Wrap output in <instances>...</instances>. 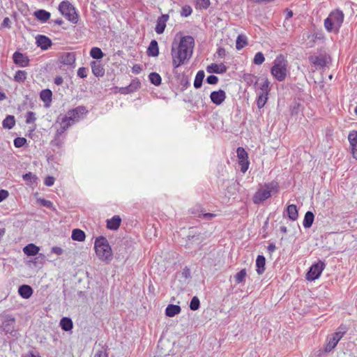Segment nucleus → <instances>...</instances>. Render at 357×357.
Listing matches in <instances>:
<instances>
[{
  "label": "nucleus",
  "instance_id": "1",
  "mask_svg": "<svg viewBox=\"0 0 357 357\" xmlns=\"http://www.w3.org/2000/svg\"><path fill=\"white\" fill-rule=\"evenodd\" d=\"M194 45V38L190 36L181 37L178 44H172L171 55L173 67L178 68L190 60L193 53Z\"/></svg>",
  "mask_w": 357,
  "mask_h": 357
},
{
  "label": "nucleus",
  "instance_id": "2",
  "mask_svg": "<svg viewBox=\"0 0 357 357\" xmlns=\"http://www.w3.org/2000/svg\"><path fill=\"white\" fill-rule=\"evenodd\" d=\"M94 249L98 258L100 261L109 263L112 260V250L107 239L105 236H100L96 238Z\"/></svg>",
  "mask_w": 357,
  "mask_h": 357
},
{
  "label": "nucleus",
  "instance_id": "3",
  "mask_svg": "<svg viewBox=\"0 0 357 357\" xmlns=\"http://www.w3.org/2000/svg\"><path fill=\"white\" fill-rule=\"evenodd\" d=\"M288 61L282 55L278 56L273 63L271 68V73L273 77L278 82H282L287 75Z\"/></svg>",
  "mask_w": 357,
  "mask_h": 357
},
{
  "label": "nucleus",
  "instance_id": "4",
  "mask_svg": "<svg viewBox=\"0 0 357 357\" xmlns=\"http://www.w3.org/2000/svg\"><path fill=\"white\" fill-rule=\"evenodd\" d=\"M344 21V13L342 11L336 10L330 13L328 17L324 20V26L326 29L332 32L338 31Z\"/></svg>",
  "mask_w": 357,
  "mask_h": 357
},
{
  "label": "nucleus",
  "instance_id": "5",
  "mask_svg": "<svg viewBox=\"0 0 357 357\" xmlns=\"http://www.w3.org/2000/svg\"><path fill=\"white\" fill-rule=\"evenodd\" d=\"M60 13L69 22L77 24L79 20V15L76 12L75 6L68 1H62L58 7Z\"/></svg>",
  "mask_w": 357,
  "mask_h": 357
},
{
  "label": "nucleus",
  "instance_id": "6",
  "mask_svg": "<svg viewBox=\"0 0 357 357\" xmlns=\"http://www.w3.org/2000/svg\"><path fill=\"white\" fill-rule=\"evenodd\" d=\"M349 327L345 324H341L337 328L335 333L333 334L332 337H328V343L325 347V351H331L337 344L338 342L342 338V337L348 331Z\"/></svg>",
  "mask_w": 357,
  "mask_h": 357
},
{
  "label": "nucleus",
  "instance_id": "7",
  "mask_svg": "<svg viewBox=\"0 0 357 357\" xmlns=\"http://www.w3.org/2000/svg\"><path fill=\"white\" fill-rule=\"evenodd\" d=\"M325 266L326 264L321 261L313 264L306 273V280L308 281H314L318 279L325 268Z\"/></svg>",
  "mask_w": 357,
  "mask_h": 357
},
{
  "label": "nucleus",
  "instance_id": "8",
  "mask_svg": "<svg viewBox=\"0 0 357 357\" xmlns=\"http://www.w3.org/2000/svg\"><path fill=\"white\" fill-rule=\"evenodd\" d=\"M237 157L238 158V164L241 166V171L245 173L249 167L248 155L243 147H238L236 150Z\"/></svg>",
  "mask_w": 357,
  "mask_h": 357
},
{
  "label": "nucleus",
  "instance_id": "9",
  "mask_svg": "<svg viewBox=\"0 0 357 357\" xmlns=\"http://www.w3.org/2000/svg\"><path fill=\"white\" fill-rule=\"evenodd\" d=\"M87 110L84 106H78L73 109L69 110L67 112L68 118L74 123L78 121L82 116L87 113Z\"/></svg>",
  "mask_w": 357,
  "mask_h": 357
},
{
  "label": "nucleus",
  "instance_id": "10",
  "mask_svg": "<svg viewBox=\"0 0 357 357\" xmlns=\"http://www.w3.org/2000/svg\"><path fill=\"white\" fill-rule=\"evenodd\" d=\"M13 62L21 68L27 67L29 66L30 60L29 57L20 52H15L13 54Z\"/></svg>",
  "mask_w": 357,
  "mask_h": 357
},
{
  "label": "nucleus",
  "instance_id": "11",
  "mask_svg": "<svg viewBox=\"0 0 357 357\" xmlns=\"http://www.w3.org/2000/svg\"><path fill=\"white\" fill-rule=\"evenodd\" d=\"M226 97V93L222 89L212 91L210 94L211 102L216 105H220L225 100Z\"/></svg>",
  "mask_w": 357,
  "mask_h": 357
},
{
  "label": "nucleus",
  "instance_id": "12",
  "mask_svg": "<svg viewBox=\"0 0 357 357\" xmlns=\"http://www.w3.org/2000/svg\"><path fill=\"white\" fill-rule=\"evenodd\" d=\"M271 196V191L266 189H260L255 192L252 197V201L255 204H259L261 202L266 200Z\"/></svg>",
  "mask_w": 357,
  "mask_h": 357
},
{
  "label": "nucleus",
  "instance_id": "13",
  "mask_svg": "<svg viewBox=\"0 0 357 357\" xmlns=\"http://www.w3.org/2000/svg\"><path fill=\"white\" fill-rule=\"evenodd\" d=\"M169 18V16L168 14H162L158 18L155 28V31L158 34H162L165 31L166 24Z\"/></svg>",
  "mask_w": 357,
  "mask_h": 357
},
{
  "label": "nucleus",
  "instance_id": "14",
  "mask_svg": "<svg viewBox=\"0 0 357 357\" xmlns=\"http://www.w3.org/2000/svg\"><path fill=\"white\" fill-rule=\"evenodd\" d=\"M348 140L350 144L353 157L357 160V131L352 130L349 133Z\"/></svg>",
  "mask_w": 357,
  "mask_h": 357
},
{
  "label": "nucleus",
  "instance_id": "15",
  "mask_svg": "<svg viewBox=\"0 0 357 357\" xmlns=\"http://www.w3.org/2000/svg\"><path fill=\"white\" fill-rule=\"evenodd\" d=\"M328 56L326 55L321 54L319 56H310L309 61L318 68H324L326 66Z\"/></svg>",
  "mask_w": 357,
  "mask_h": 357
},
{
  "label": "nucleus",
  "instance_id": "16",
  "mask_svg": "<svg viewBox=\"0 0 357 357\" xmlns=\"http://www.w3.org/2000/svg\"><path fill=\"white\" fill-rule=\"evenodd\" d=\"M227 70V67L223 64L211 63L206 67V71L209 73L223 74Z\"/></svg>",
  "mask_w": 357,
  "mask_h": 357
},
{
  "label": "nucleus",
  "instance_id": "17",
  "mask_svg": "<svg viewBox=\"0 0 357 357\" xmlns=\"http://www.w3.org/2000/svg\"><path fill=\"white\" fill-rule=\"evenodd\" d=\"M36 43L42 50H46L51 47L52 40L46 36L38 35L36 37Z\"/></svg>",
  "mask_w": 357,
  "mask_h": 357
},
{
  "label": "nucleus",
  "instance_id": "18",
  "mask_svg": "<svg viewBox=\"0 0 357 357\" xmlns=\"http://www.w3.org/2000/svg\"><path fill=\"white\" fill-rule=\"evenodd\" d=\"M91 67L93 74L98 77H102L105 74V69L98 61H92Z\"/></svg>",
  "mask_w": 357,
  "mask_h": 357
},
{
  "label": "nucleus",
  "instance_id": "19",
  "mask_svg": "<svg viewBox=\"0 0 357 357\" xmlns=\"http://www.w3.org/2000/svg\"><path fill=\"white\" fill-rule=\"evenodd\" d=\"M18 293L21 297L27 299L29 298L33 294V289L31 286L27 284H22L18 289Z\"/></svg>",
  "mask_w": 357,
  "mask_h": 357
},
{
  "label": "nucleus",
  "instance_id": "20",
  "mask_svg": "<svg viewBox=\"0 0 357 357\" xmlns=\"http://www.w3.org/2000/svg\"><path fill=\"white\" fill-rule=\"evenodd\" d=\"M121 222V219L119 215H114L111 219L107 220V227L111 230H116Z\"/></svg>",
  "mask_w": 357,
  "mask_h": 357
},
{
  "label": "nucleus",
  "instance_id": "21",
  "mask_svg": "<svg viewBox=\"0 0 357 357\" xmlns=\"http://www.w3.org/2000/svg\"><path fill=\"white\" fill-rule=\"evenodd\" d=\"M34 16L41 22L45 23L46 22L51 16V14L50 12L43 10L40 9L34 12Z\"/></svg>",
  "mask_w": 357,
  "mask_h": 357
},
{
  "label": "nucleus",
  "instance_id": "22",
  "mask_svg": "<svg viewBox=\"0 0 357 357\" xmlns=\"http://www.w3.org/2000/svg\"><path fill=\"white\" fill-rule=\"evenodd\" d=\"M147 54L149 56H157L159 54V47L158 42L155 40H152L147 49Z\"/></svg>",
  "mask_w": 357,
  "mask_h": 357
},
{
  "label": "nucleus",
  "instance_id": "23",
  "mask_svg": "<svg viewBox=\"0 0 357 357\" xmlns=\"http://www.w3.org/2000/svg\"><path fill=\"white\" fill-rule=\"evenodd\" d=\"M181 308L178 305L169 304L165 309V314L167 317H173L181 312Z\"/></svg>",
  "mask_w": 357,
  "mask_h": 357
},
{
  "label": "nucleus",
  "instance_id": "24",
  "mask_svg": "<svg viewBox=\"0 0 357 357\" xmlns=\"http://www.w3.org/2000/svg\"><path fill=\"white\" fill-rule=\"evenodd\" d=\"M266 259L263 255H258L256 259L257 273L261 275L265 271Z\"/></svg>",
  "mask_w": 357,
  "mask_h": 357
},
{
  "label": "nucleus",
  "instance_id": "25",
  "mask_svg": "<svg viewBox=\"0 0 357 357\" xmlns=\"http://www.w3.org/2000/svg\"><path fill=\"white\" fill-rule=\"evenodd\" d=\"M287 213L289 218L291 220L295 221L298 219V212L297 210V207L295 204H290L287 206Z\"/></svg>",
  "mask_w": 357,
  "mask_h": 357
},
{
  "label": "nucleus",
  "instance_id": "26",
  "mask_svg": "<svg viewBox=\"0 0 357 357\" xmlns=\"http://www.w3.org/2000/svg\"><path fill=\"white\" fill-rule=\"evenodd\" d=\"M39 250L36 245L29 243L23 248V252L27 256H34L38 254Z\"/></svg>",
  "mask_w": 357,
  "mask_h": 357
},
{
  "label": "nucleus",
  "instance_id": "27",
  "mask_svg": "<svg viewBox=\"0 0 357 357\" xmlns=\"http://www.w3.org/2000/svg\"><path fill=\"white\" fill-rule=\"evenodd\" d=\"M15 125V118L13 115H7L2 122V126L4 129L10 130Z\"/></svg>",
  "mask_w": 357,
  "mask_h": 357
},
{
  "label": "nucleus",
  "instance_id": "28",
  "mask_svg": "<svg viewBox=\"0 0 357 357\" xmlns=\"http://www.w3.org/2000/svg\"><path fill=\"white\" fill-rule=\"evenodd\" d=\"M314 215L312 211H307L305 214L303 225L305 228H310L314 222Z\"/></svg>",
  "mask_w": 357,
  "mask_h": 357
},
{
  "label": "nucleus",
  "instance_id": "29",
  "mask_svg": "<svg viewBox=\"0 0 357 357\" xmlns=\"http://www.w3.org/2000/svg\"><path fill=\"white\" fill-rule=\"evenodd\" d=\"M71 238L74 241L82 242L85 240L86 235L82 230L79 229H75L72 231Z\"/></svg>",
  "mask_w": 357,
  "mask_h": 357
},
{
  "label": "nucleus",
  "instance_id": "30",
  "mask_svg": "<svg viewBox=\"0 0 357 357\" xmlns=\"http://www.w3.org/2000/svg\"><path fill=\"white\" fill-rule=\"evenodd\" d=\"M248 45V38L246 36L240 34L238 36L236 40V48L238 50L243 49Z\"/></svg>",
  "mask_w": 357,
  "mask_h": 357
},
{
  "label": "nucleus",
  "instance_id": "31",
  "mask_svg": "<svg viewBox=\"0 0 357 357\" xmlns=\"http://www.w3.org/2000/svg\"><path fill=\"white\" fill-rule=\"evenodd\" d=\"M243 80L250 86H256L259 78L251 73H245L243 77Z\"/></svg>",
  "mask_w": 357,
  "mask_h": 357
},
{
  "label": "nucleus",
  "instance_id": "32",
  "mask_svg": "<svg viewBox=\"0 0 357 357\" xmlns=\"http://www.w3.org/2000/svg\"><path fill=\"white\" fill-rule=\"evenodd\" d=\"M61 59V62L64 65L70 66L75 61V54L73 52H67L62 56Z\"/></svg>",
  "mask_w": 357,
  "mask_h": 357
},
{
  "label": "nucleus",
  "instance_id": "33",
  "mask_svg": "<svg viewBox=\"0 0 357 357\" xmlns=\"http://www.w3.org/2000/svg\"><path fill=\"white\" fill-rule=\"evenodd\" d=\"M60 326L65 331H68L73 328V321L68 317H63L60 321Z\"/></svg>",
  "mask_w": 357,
  "mask_h": 357
},
{
  "label": "nucleus",
  "instance_id": "34",
  "mask_svg": "<svg viewBox=\"0 0 357 357\" xmlns=\"http://www.w3.org/2000/svg\"><path fill=\"white\" fill-rule=\"evenodd\" d=\"M204 77H205V73H204V70H199L197 73V75L195 76V81H194V87L195 89H199L202 86Z\"/></svg>",
  "mask_w": 357,
  "mask_h": 357
},
{
  "label": "nucleus",
  "instance_id": "35",
  "mask_svg": "<svg viewBox=\"0 0 357 357\" xmlns=\"http://www.w3.org/2000/svg\"><path fill=\"white\" fill-rule=\"evenodd\" d=\"M52 92L50 89H43L40 93V98L44 102H50L52 101Z\"/></svg>",
  "mask_w": 357,
  "mask_h": 357
},
{
  "label": "nucleus",
  "instance_id": "36",
  "mask_svg": "<svg viewBox=\"0 0 357 357\" xmlns=\"http://www.w3.org/2000/svg\"><path fill=\"white\" fill-rule=\"evenodd\" d=\"M27 77V72L25 70H19L15 73L14 76V81L18 83L24 82Z\"/></svg>",
  "mask_w": 357,
  "mask_h": 357
},
{
  "label": "nucleus",
  "instance_id": "37",
  "mask_svg": "<svg viewBox=\"0 0 357 357\" xmlns=\"http://www.w3.org/2000/svg\"><path fill=\"white\" fill-rule=\"evenodd\" d=\"M58 120L60 121L61 126H67V129L74 123V122L68 118L67 114L64 116L60 115L58 117Z\"/></svg>",
  "mask_w": 357,
  "mask_h": 357
},
{
  "label": "nucleus",
  "instance_id": "38",
  "mask_svg": "<svg viewBox=\"0 0 357 357\" xmlns=\"http://www.w3.org/2000/svg\"><path fill=\"white\" fill-rule=\"evenodd\" d=\"M90 56L93 59H100L104 56V53L99 47H94L91 49Z\"/></svg>",
  "mask_w": 357,
  "mask_h": 357
},
{
  "label": "nucleus",
  "instance_id": "39",
  "mask_svg": "<svg viewBox=\"0 0 357 357\" xmlns=\"http://www.w3.org/2000/svg\"><path fill=\"white\" fill-rule=\"evenodd\" d=\"M149 80L151 84L155 86H159L161 84L162 79L160 75L157 73H151L149 75Z\"/></svg>",
  "mask_w": 357,
  "mask_h": 357
},
{
  "label": "nucleus",
  "instance_id": "40",
  "mask_svg": "<svg viewBox=\"0 0 357 357\" xmlns=\"http://www.w3.org/2000/svg\"><path fill=\"white\" fill-rule=\"evenodd\" d=\"M259 89L261 90L259 93L268 95L270 92V82L267 78L264 79V82L259 86Z\"/></svg>",
  "mask_w": 357,
  "mask_h": 357
},
{
  "label": "nucleus",
  "instance_id": "41",
  "mask_svg": "<svg viewBox=\"0 0 357 357\" xmlns=\"http://www.w3.org/2000/svg\"><path fill=\"white\" fill-rule=\"evenodd\" d=\"M268 95L259 93L257 100V105L259 109H261L266 105L268 100Z\"/></svg>",
  "mask_w": 357,
  "mask_h": 357
},
{
  "label": "nucleus",
  "instance_id": "42",
  "mask_svg": "<svg viewBox=\"0 0 357 357\" xmlns=\"http://www.w3.org/2000/svg\"><path fill=\"white\" fill-rule=\"evenodd\" d=\"M246 275L247 273L245 269L241 270L234 276L236 282L239 284L245 282Z\"/></svg>",
  "mask_w": 357,
  "mask_h": 357
},
{
  "label": "nucleus",
  "instance_id": "43",
  "mask_svg": "<svg viewBox=\"0 0 357 357\" xmlns=\"http://www.w3.org/2000/svg\"><path fill=\"white\" fill-rule=\"evenodd\" d=\"M264 61L265 58L264 54L261 52H259L256 53L254 56L253 63H255V65H261L264 62Z\"/></svg>",
  "mask_w": 357,
  "mask_h": 357
},
{
  "label": "nucleus",
  "instance_id": "44",
  "mask_svg": "<svg viewBox=\"0 0 357 357\" xmlns=\"http://www.w3.org/2000/svg\"><path fill=\"white\" fill-rule=\"evenodd\" d=\"M200 302L197 296H194L190 303V308L191 310H197L199 308Z\"/></svg>",
  "mask_w": 357,
  "mask_h": 357
},
{
  "label": "nucleus",
  "instance_id": "45",
  "mask_svg": "<svg viewBox=\"0 0 357 357\" xmlns=\"http://www.w3.org/2000/svg\"><path fill=\"white\" fill-rule=\"evenodd\" d=\"M25 122L27 124L34 123L36 120V114L33 112H28L25 115Z\"/></svg>",
  "mask_w": 357,
  "mask_h": 357
},
{
  "label": "nucleus",
  "instance_id": "46",
  "mask_svg": "<svg viewBox=\"0 0 357 357\" xmlns=\"http://www.w3.org/2000/svg\"><path fill=\"white\" fill-rule=\"evenodd\" d=\"M38 202L43 206H45L47 208H50V209H54V206H53V203L50 201V200H47V199H42V198H40V199H38Z\"/></svg>",
  "mask_w": 357,
  "mask_h": 357
},
{
  "label": "nucleus",
  "instance_id": "47",
  "mask_svg": "<svg viewBox=\"0 0 357 357\" xmlns=\"http://www.w3.org/2000/svg\"><path fill=\"white\" fill-rule=\"evenodd\" d=\"M14 146L16 148H21L24 146L26 143V139L24 137H16L14 139Z\"/></svg>",
  "mask_w": 357,
  "mask_h": 357
},
{
  "label": "nucleus",
  "instance_id": "48",
  "mask_svg": "<svg viewBox=\"0 0 357 357\" xmlns=\"http://www.w3.org/2000/svg\"><path fill=\"white\" fill-rule=\"evenodd\" d=\"M210 0H197V5L199 9H207L210 6Z\"/></svg>",
  "mask_w": 357,
  "mask_h": 357
},
{
  "label": "nucleus",
  "instance_id": "49",
  "mask_svg": "<svg viewBox=\"0 0 357 357\" xmlns=\"http://www.w3.org/2000/svg\"><path fill=\"white\" fill-rule=\"evenodd\" d=\"M192 13V9L190 6H184L181 8V15L183 17H188Z\"/></svg>",
  "mask_w": 357,
  "mask_h": 357
},
{
  "label": "nucleus",
  "instance_id": "50",
  "mask_svg": "<svg viewBox=\"0 0 357 357\" xmlns=\"http://www.w3.org/2000/svg\"><path fill=\"white\" fill-rule=\"evenodd\" d=\"M129 86H130V90L133 93L141 87V83L137 79H135L132 80V82H130Z\"/></svg>",
  "mask_w": 357,
  "mask_h": 357
},
{
  "label": "nucleus",
  "instance_id": "51",
  "mask_svg": "<svg viewBox=\"0 0 357 357\" xmlns=\"http://www.w3.org/2000/svg\"><path fill=\"white\" fill-rule=\"evenodd\" d=\"M23 179L25 181H29L32 183L36 182L37 178L36 175L33 174L31 172H29L23 175Z\"/></svg>",
  "mask_w": 357,
  "mask_h": 357
},
{
  "label": "nucleus",
  "instance_id": "52",
  "mask_svg": "<svg viewBox=\"0 0 357 357\" xmlns=\"http://www.w3.org/2000/svg\"><path fill=\"white\" fill-rule=\"evenodd\" d=\"M63 142L61 137L55 136L54 139H52L50 142V144L52 146L61 147L63 144Z\"/></svg>",
  "mask_w": 357,
  "mask_h": 357
},
{
  "label": "nucleus",
  "instance_id": "53",
  "mask_svg": "<svg viewBox=\"0 0 357 357\" xmlns=\"http://www.w3.org/2000/svg\"><path fill=\"white\" fill-rule=\"evenodd\" d=\"M93 357H108L107 349L102 347L101 349L97 351Z\"/></svg>",
  "mask_w": 357,
  "mask_h": 357
},
{
  "label": "nucleus",
  "instance_id": "54",
  "mask_svg": "<svg viewBox=\"0 0 357 357\" xmlns=\"http://www.w3.org/2000/svg\"><path fill=\"white\" fill-rule=\"evenodd\" d=\"M206 82L209 84H216L218 82V77L213 75H209L206 78Z\"/></svg>",
  "mask_w": 357,
  "mask_h": 357
},
{
  "label": "nucleus",
  "instance_id": "55",
  "mask_svg": "<svg viewBox=\"0 0 357 357\" xmlns=\"http://www.w3.org/2000/svg\"><path fill=\"white\" fill-rule=\"evenodd\" d=\"M118 91L120 93L124 94V95L132 93V91L130 90L129 85L127 86H125V87L118 88Z\"/></svg>",
  "mask_w": 357,
  "mask_h": 357
},
{
  "label": "nucleus",
  "instance_id": "56",
  "mask_svg": "<svg viewBox=\"0 0 357 357\" xmlns=\"http://www.w3.org/2000/svg\"><path fill=\"white\" fill-rule=\"evenodd\" d=\"M182 278L188 279L190 278V270L188 267L185 266L181 272Z\"/></svg>",
  "mask_w": 357,
  "mask_h": 357
},
{
  "label": "nucleus",
  "instance_id": "57",
  "mask_svg": "<svg viewBox=\"0 0 357 357\" xmlns=\"http://www.w3.org/2000/svg\"><path fill=\"white\" fill-rule=\"evenodd\" d=\"M54 178L53 176H48L45 178L44 183L47 186H52L54 183Z\"/></svg>",
  "mask_w": 357,
  "mask_h": 357
},
{
  "label": "nucleus",
  "instance_id": "58",
  "mask_svg": "<svg viewBox=\"0 0 357 357\" xmlns=\"http://www.w3.org/2000/svg\"><path fill=\"white\" fill-rule=\"evenodd\" d=\"M77 76L81 78H85L87 76L86 68L82 67L79 68L77 70Z\"/></svg>",
  "mask_w": 357,
  "mask_h": 357
},
{
  "label": "nucleus",
  "instance_id": "59",
  "mask_svg": "<svg viewBox=\"0 0 357 357\" xmlns=\"http://www.w3.org/2000/svg\"><path fill=\"white\" fill-rule=\"evenodd\" d=\"M216 54L219 58H225L226 56V50L224 47H218L216 51Z\"/></svg>",
  "mask_w": 357,
  "mask_h": 357
},
{
  "label": "nucleus",
  "instance_id": "60",
  "mask_svg": "<svg viewBox=\"0 0 357 357\" xmlns=\"http://www.w3.org/2000/svg\"><path fill=\"white\" fill-rule=\"evenodd\" d=\"M66 130L67 126H60V128L56 130L55 136L61 137Z\"/></svg>",
  "mask_w": 357,
  "mask_h": 357
},
{
  "label": "nucleus",
  "instance_id": "61",
  "mask_svg": "<svg viewBox=\"0 0 357 357\" xmlns=\"http://www.w3.org/2000/svg\"><path fill=\"white\" fill-rule=\"evenodd\" d=\"M8 192L6 190H0V202H3L8 197Z\"/></svg>",
  "mask_w": 357,
  "mask_h": 357
},
{
  "label": "nucleus",
  "instance_id": "62",
  "mask_svg": "<svg viewBox=\"0 0 357 357\" xmlns=\"http://www.w3.org/2000/svg\"><path fill=\"white\" fill-rule=\"evenodd\" d=\"M52 252H53L57 255H61L63 254V250L60 247L54 246V247L52 248Z\"/></svg>",
  "mask_w": 357,
  "mask_h": 357
},
{
  "label": "nucleus",
  "instance_id": "63",
  "mask_svg": "<svg viewBox=\"0 0 357 357\" xmlns=\"http://www.w3.org/2000/svg\"><path fill=\"white\" fill-rule=\"evenodd\" d=\"M1 26L5 27V28L10 27V20L9 17H6L3 19V20L1 23Z\"/></svg>",
  "mask_w": 357,
  "mask_h": 357
},
{
  "label": "nucleus",
  "instance_id": "64",
  "mask_svg": "<svg viewBox=\"0 0 357 357\" xmlns=\"http://www.w3.org/2000/svg\"><path fill=\"white\" fill-rule=\"evenodd\" d=\"M54 82L55 84H56L58 86L61 85L63 84V79L61 76H56L54 78Z\"/></svg>",
  "mask_w": 357,
  "mask_h": 357
}]
</instances>
